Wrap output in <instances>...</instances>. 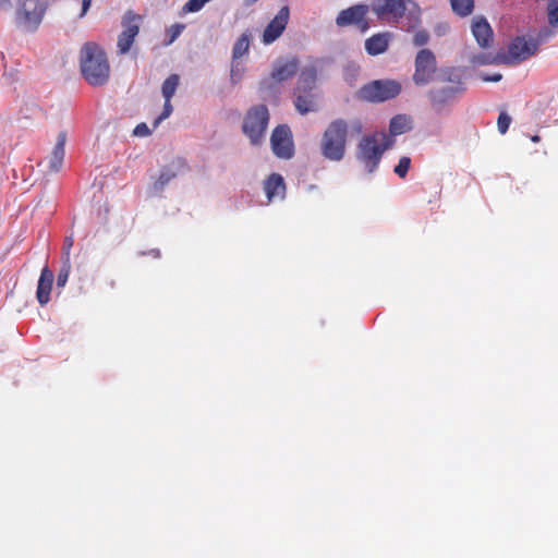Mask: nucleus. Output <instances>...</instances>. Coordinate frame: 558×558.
<instances>
[{"label": "nucleus", "instance_id": "obj_9", "mask_svg": "<svg viewBox=\"0 0 558 558\" xmlns=\"http://www.w3.org/2000/svg\"><path fill=\"white\" fill-rule=\"evenodd\" d=\"M436 71V59L434 53L428 49L418 51L415 58V72L413 81L416 85L428 84Z\"/></svg>", "mask_w": 558, "mask_h": 558}, {"label": "nucleus", "instance_id": "obj_41", "mask_svg": "<svg viewBox=\"0 0 558 558\" xmlns=\"http://www.w3.org/2000/svg\"><path fill=\"white\" fill-rule=\"evenodd\" d=\"M480 76L485 82H499L502 77V75L500 73H495L492 76H485V75L481 74Z\"/></svg>", "mask_w": 558, "mask_h": 558}, {"label": "nucleus", "instance_id": "obj_8", "mask_svg": "<svg viewBox=\"0 0 558 558\" xmlns=\"http://www.w3.org/2000/svg\"><path fill=\"white\" fill-rule=\"evenodd\" d=\"M401 92V85L397 81H374L361 89L362 97L373 102L386 101L395 98Z\"/></svg>", "mask_w": 558, "mask_h": 558}, {"label": "nucleus", "instance_id": "obj_35", "mask_svg": "<svg viewBox=\"0 0 558 558\" xmlns=\"http://www.w3.org/2000/svg\"><path fill=\"white\" fill-rule=\"evenodd\" d=\"M185 26L183 24H174L171 27L167 29V36L168 40L166 41V45H171L183 32Z\"/></svg>", "mask_w": 558, "mask_h": 558}, {"label": "nucleus", "instance_id": "obj_12", "mask_svg": "<svg viewBox=\"0 0 558 558\" xmlns=\"http://www.w3.org/2000/svg\"><path fill=\"white\" fill-rule=\"evenodd\" d=\"M372 9L378 19L398 21L407 11V2L404 0H375Z\"/></svg>", "mask_w": 558, "mask_h": 558}, {"label": "nucleus", "instance_id": "obj_24", "mask_svg": "<svg viewBox=\"0 0 558 558\" xmlns=\"http://www.w3.org/2000/svg\"><path fill=\"white\" fill-rule=\"evenodd\" d=\"M141 15L135 14L131 11L126 12L123 16L122 26L123 31L122 33L125 35H130L135 39V37L138 35L140 32V24H141Z\"/></svg>", "mask_w": 558, "mask_h": 558}, {"label": "nucleus", "instance_id": "obj_14", "mask_svg": "<svg viewBox=\"0 0 558 558\" xmlns=\"http://www.w3.org/2000/svg\"><path fill=\"white\" fill-rule=\"evenodd\" d=\"M471 31L480 47L486 49L493 43V29L486 19L476 16L472 20Z\"/></svg>", "mask_w": 558, "mask_h": 558}, {"label": "nucleus", "instance_id": "obj_46", "mask_svg": "<svg viewBox=\"0 0 558 558\" xmlns=\"http://www.w3.org/2000/svg\"><path fill=\"white\" fill-rule=\"evenodd\" d=\"M448 80L450 82H457V83H460V76L459 75H454L453 77L452 76H449Z\"/></svg>", "mask_w": 558, "mask_h": 558}, {"label": "nucleus", "instance_id": "obj_32", "mask_svg": "<svg viewBox=\"0 0 558 558\" xmlns=\"http://www.w3.org/2000/svg\"><path fill=\"white\" fill-rule=\"evenodd\" d=\"M411 167V159L408 156H403L399 159L398 163L393 168V172L401 179H404Z\"/></svg>", "mask_w": 558, "mask_h": 558}, {"label": "nucleus", "instance_id": "obj_16", "mask_svg": "<svg viewBox=\"0 0 558 558\" xmlns=\"http://www.w3.org/2000/svg\"><path fill=\"white\" fill-rule=\"evenodd\" d=\"M66 140L68 136L65 132L62 131L58 134L56 145L48 159V167L51 172H59L62 169Z\"/></svg>", "mask_w": 558, "mask_h": 558}, {"label": "nucleus", "instance_id": "obj_30", "mask_svg": "<svg viewBox=\"0 0 558 558\" xmlns=\"http://www.w3.org/2000/svg\"><path fill=\"white\" fill-rule=\"evenodd\" d=\"M57 198L53 193H44L33 204V209H39L43 207H57Z\"/></svg>", "mask_w": 558, "mask_h": 558}, {"label": "nucleus", "instance_id": "obj_2", "mask_svg": "<svg viewBox=\"0 0 558 558\" xmlns=\"http://www.w3.org/2000/svg\"><path fill=\"white\" fill-rule=\"evenodd\" d=\"M393 141L384 132L364 136L356 147V159L367 173L376 171L383 154L392 145Z\"/></svg>", "mask_w": 558, "mask_h": 558}, {"label": "nucleus", "instance_id": "obj_10", "mask_svg": "<svg viewBox=\"0 0 558 558\" xmlns=\"http://www.w3.org/2000/svg\"><path fill=\"white\" fill-rule=\"evenodd\" d=\"M270 144L274 154L281 159H290L294 154L292 134L288 126H277L270 136Z\"/></svg>", "mask_w": 558, "mask_h": 558}, {"label": "nucleus", "instance_id": "obj_33", "mask_svg": "<svg viewBox=\"0 0 558 558\" xmlns=\"http://www.w3.org/2000/svg\"><path fill=\"white\" fill-rule=\"evenodd\" d=\"M134 43V38L131 37L130 35H125L123 33H121L119 35V38H118V50L121 54H124L126 52H129V50L131 49L132 45Z\"/></svg>", "mask_w": 558, "mask_h": 558}, {"label": "nucleus", "instance_id": "obj_13", "mask_svg": "<svg viewBox=\"0 0 558 558\" xmlns=\"http://www.w3.org/2000/svg\"><path fill=\"white\" fill-rule=\"evenodd\" d=\"M298 71V61L294 58L280 59L275 62L269 80L270 84L282 83L294 76Z\"/></svg>", "mask_w": 558, "mask_h": 558}, {"label": "nucleus", "instance_id": "obj_20", "mask_svg": "<svg viewBox=\"0 0 558 558\" xmlns=\"http://www.w3.org/2000/svg\"><path fill=\"white\" fill-rule=\"evenodd\" d=\"M265 193L269 201L281 198L284 194L283 179L279 174H271L265 183Z\"/></svg>", "mask_w": 558, "mask_h": 558}, {"label": "nucleus", "instance_id": "obj_3", "mask_svg": "<svg viewBox=\"0 0 558 558\" xmlns=\"http://www.w3.org/2000/svg\"><path fill=\"white\" fill-rule=\"evenodd\" d=\"M348 125L343 120L331 122L320 141V153L330 161H341L345 155Z\"/></svg>", "mask_w": 558, "mask_h": 558}, {"label": "nucleus", "instance_id": "obj_27", "mask_svg": "<svg viewBox=\"0 0 558 558\" xmlns=\"http://www.w3.org/2000/svg\"><path fill=\"white\" fill-rule=\"evenodd\" d=\"M179 82L180 77L178 74H171L165 80L161 86V94L165 100H171L179 86Z\"/></svg>", "mask_w": 558, "mask_h": 558}, {"label": "nucleus", "instance_id": "obj_44", "mask_svg": "<svg viewBox=\"0 0 558 558\" xmlns=\"http://www.w3.org/2000/svg\"><path fill=\"white\" fill-rule=\"evenodd\" d=\"M447 29H448V26L446 24H444V25L437 26L436 32L438 35H442L447 32Z\"/></svg>", "mask_w": 558, "mask_h": 558}, {"label": "nucleus", "instance_id": "obj_29", "mask_svg": "<svg viewBox=\"0 0 558 558\" xmlns=\"http://www.w3.org/2000/svg\"><path fill=\"white\" fill-rule=\"evenodd\" d=\"M452 10L461 16H466L472 13L474 8L473 0H450Z\"/></svg>", "mask_w": 558, "mask_h": 558}, {"label": "nucleus", "instance_id": "obj_23", "mask_svg": "<svg viewBox=\"0 0 558 558\" xmlns=\"http://www.w3.org/2000/svg\"><path fill=\"white\" fill-rule=\"evenodd\" d=\"M387 47L388 37L386 34L374 35L365 41V49L372 56L385 52Z\"/></svg>", "mask_w": 558, "mask_h": 558}, {"label": "nucleus", "instance_id": "obj_40", "mask_svg": "<svg viewBox=\"0 0 558 558\" xmlns=\"http://www.w3.org/2000/svg\"><path fill=\"white\" fill-rule=\"evenodd\" d=\"M428 34L425 31H418L413 37V43L416 46H424L428 41Z\"/></svg>", "mask_w": 558, "mask_h": 558}, {"label": "nucleus", "instance_id": "obj_31", "mask_svg": "<svg viewBox=\"0 0 558 558\" xmlns=\"http://www.w3.org/2000/svg\"><path fill=\"white\" fill-rule=\"evenodd\" d=\"M547 15L549 25L558 28V0H549L547 4Z\"/></svg>", "mask_w": 558, "mask_h": 558}, {"label": "nucleus", "instance_id": "obj_21", "mask_svg": "<svg viewBox=\"0 0 558 558\" xmlns=\"http://www.w3.org/2000/svg\"><path fill=\"white\" fill-rule=\"evenodd\" d=\"M295 108L301 114H306L308 112L315 111L317 109V105L315 101V95L311 92H295Z\"/></svg>", "mask_w": 558, "mask_h": 558}, {"label": "nucleus", "instance_id": "obj_43", "mask_svg": "<svg viewBox=\"0 0 558 558\" xmlns=\"http://www.w3.org/2000/svg\"><path fill=\"white\" fill-rule=\"evenodd\" d=\"M11 7L10 0H0V11H5Z\"/></svg>", "mask_w": 558, "mask_h": 558}, {"label": "nucleus", "instance_id": "obj_22", "mask_svg": "<svg viewBox=\"0 0 558 558\" xmlns=\"http://www.w3.org/2000/svg\"><path fill=\"white\" fill-rule=\"evenodd\" d=\"M412 129V120L405 114H398L390 120V136H398L409 132Z\"/></svg>", "mask_w": 558, "mask_h": 558}, {"label": "nucleus", "instance_id": "obj_17", "mask_svg": "<svg viewBox=\"0 0 558 558\" xmlns=\"http://www.w3.org/2000/svg\"><path fill=\"white\" fill-rule=\"evenodd\" d=\"M462 89L463 88L460 86H448L430 90L429 97L433 107L440 110L442 107L453 101L457 94L462 92Z\"/></svg>", "mask_w": 558, "mask_h": 558}, {"label": "nucleus", "instance_id": "obj_25", "mask_svg": "<svg viewBox=\"0 0 558 558\" xmlns=\"http://www.w3.org/2000/svg\"><path fill=\"white\" fill-rule=\"evenodd\" d=\"M469 61L473 65L504 63L501 54H493L492 52L472 53L469 56Z\"/></svg>", "mask_w": 558, "mask_h": 558}, {"label": "nucleus", "instance_id": "obj_19", "mask_svg": "<svg viewBox=\"0 0 558 558\" xmlns=\"http://www.w3.org/2000/svg\"><path fill=\"white\" fill-rule=\"evenodd\" d=\"M316 78V68L313 64L305 66L300 74L295 92H311L315 86Z\"/></svg>", "mask_w": 558, "mask_h": 558}, {"label": "nucleus", "instance_id": "obj_15", "mask_svg": "<svg viewBox=\"0 0 558 558\" xmlns=\"http://www.w3.org/2000/svg\"><path fill=\"white\" fill-rule=\"evenodd\" d=\"M368 10L369 8L366 4H355L344 9L338 14L336 24L338 26H348L351 24L360 23L364 20L365 15L368 13Z\"/></svg>", "mask_w": 558, "mask_h": 558}, {"label": "nucleus", "instance_id": "obj_37", "mask_svg": "<svg viewBox=\"0 0 558 558\" xmlns=\"http://www.w3.org/2000/svg\"><path fill=\"white\" fill-rule=\"evenodd\" d=\"M73 244H74V236H73V234H70V235L65 236V239L63 241V245H62L63 260L70 262V254H71V250L73 247Z\"/></svg>", "mask_w": 558, "mask_h": 558}, {"label": "nucleus", "instance_id": "obj_36", "mask_svg": "<svg viewBox=\"0 0 558 558\" xmlns=\"http://www.w3.org/2000/svg\"><path fill=\"white\" fill-rule=\"evenodd\" d=\"M70 262H65L63 260V266L58 275V278H57V286L58 287H64L68 279H69V275H70Z\"/></svg>", "mask_w": 558, "mask_h": 558}, {"label": "nucleus", "instance_id": "obj_11", "mask_svg": "<svg viewBox=\"0 0 558 558\" xmlns=\"http://www.w3.org/2000/svg\"><path fill=\"white\" fill-rule=\"evenodd\" d=\"M290 20V9L284 5L280 8L274 19L266 25L262 34V43L266 46L275 43L287 28Z\"/></svg>", "mask_w": 558, "mask_h": 558}, {"label": "nucleus", "instance_id": "obj_45", "mask_svg": "<svg viewBox=\"0 0 558 558\" xmlns=\"http://www.w3.org/2000/svg\"><path fill=\"white\" fill-rule=\"evenodd\" d=\"M150 256H153L154 258H159L160 257V251L155 248V250H151L149 253H148Z\"/></svg>", "mask_w": 558, "mask_h": 558}, {"label": "nucleus", "instance_id": "obj_28", "mask_svg": "<svg viewBox=\"0 0 558 558\" xmlns=\"http://www.w3.org/2000/svg\"><path fill=\"white\" fill-rule=\"evenodd\" d=\"M246 66L242 60H231L230 81L232 84H238L242 81Z\"/></svg>", "mask_w": 558, "mask_h": 558}, {"label": "nucleus", "instance_id": "obj_1", "mask_svg": "<svg viewBox=\"0 0 558 558\" xmlns=\"http://www.w3.org/2000/svg\"><path fill=\"white\" fill-rule=\"evenodd\" d=\"M83 77L93 86L105 85L110 76V65L105 51L95 44H86L80 54Z\"/></svg>", "mask_w": 558, "mask_h": 558}, {"label": "nucleus", "instance_id": "obj_48", "mask_svg": "<svg viewBox=\"0 0 558 558\" xmlns=\"http://www.w3.org/2000/svg\"><path fill=\"white\" fill-rule=\"evenodd\" d=\"M531 140L534 142V143H537L539 142V136L538 135H534L531 137Z\"/></svg>", "mask_w": 558, "mask_h": 558}, {"label": "nucleus", "instance_id": "obj_34", "mask_svg": "<svg viewBox=\"0 0 558 558\" xmlns=\"http://www.w3.org/2000/svg\"><path fill=\"white\" fill-rule=\"evenodd\" d=\"M172 110L173 108L171 105V100H165L163 110L161 114L154 120L153 128L157 129L163 120L168 119L171 116Z\"/></svg>", "mask_w": 558, "mask_h": 558}, {"label": "nucleus", "instance_id": "obj_4", "mask_svg": "<svg viewBox=\"0 0 558 558\" xmlns=\"http://www.w3.org/2000/svg\"><path fill=\"white\" fill-rule=\"evenodd\" d=\"M269 112L266 106L259 105L250 109L244 118L242 130L251 145L259 146L264 143L268 128Z\"/></svg>", "mask_w": 558, "mask_h": 558}, {"label": "nucleus", "instance_id": "obj_26", "mask_svg": "<svg viewBox=\"0 0 558 558\" xmlns=\"http://www.w3.org/2000/svg\"><path fill=\"white\" fill-rule=\"evenodd\" d=\"M250 49V35L244 33L235 41L232 48V59L241 60Z\"/></svg>", "mask_w": 558, "mask_h": 558}, {"label": "nucleus", "instance_id": "obj_5", "mask_svg": "<svg viewBox=\"0 0 558 558\" xmlns=\"http://www.w3.org/2000/svg\"><path fill=\"white\" fill-rule=\"evenodd\" d=\"M553 32L545 31L538 34L537 40L527 39L524 36L514 38L508 47V51L502 56L504 63L515 64L533 56L541 43L547 40Z\"/></svg>", "mask_w": 558, "mask_h": 558}, {"label": "nucleus", "instance_id": "obj_47", "mask_svg": "<svg viewBox=\"0 0 558 558\" xmlns=\"http://www.w3.org/2000/svg\"><path fill=\"white\" fill-rule=\"evenodd\" d=\"M257 0H244L245 2V5H252L256 2Z\"/></svg>", "mask_w": 558, "mask_h": 558}, {"label": "nucleus", "instance_id": "obj_18", "mask_svg": "<svg viewBox=\"0 0 558 558\" xmlns=\"http://www.w3.org/2000/svg\"><path fill=\"white\" fill-rule=\"evenodd\" d=\"M53 278V272L48 266H45L41 269L36 291V296L40 305H46L50 300Z\"/></svg>", "mask_w": 558, "mask_h": 558}, {"label": "nucleus", "instance_id": "obj_7", "mask_svg": "<svg viewBox=\"0 0 558 558\" xmlns=\"http://www.w3.org/2000/svg\"><path fill=\"white\" fill-rule=\"evenodd\" d=\"M187 165L184 159H173L169 165L161 169L158 178L149 185L147 194L155 197L161 194L163 189L175 178L183 175L187 171Z\"/></svg>", "mask_w": 558, "mask_h": 558}, {"label": "nucleus", "instance_id": "obj_42", "mask_svg": "<svg viewBox=\"0 0 558 558\" xmlns=\"http://www.w3.org/2000/svg\"><path fill=\"white\" fill-rule=\"evenodd\" d=\"M90 4H92V0H82V12H81V17H83L88 9L90 8Z\"/></svg>", "mask_w": 558, "mask_h": 558}, {"label": "nucleus", "instance_id": "obj_38", "mask_svg": "<svg viewBox=\"0 0 558 558\" xmlns=\"http://www.w3.org/2000/svg\"><path fill=\"white\" fill-rule=\"evenodd\" d=\"M511 123V118L510 116H508L507 113L505 112H501L498 117V121H497V126H498V131L501 133V134H505L508 129H509V125Z\"/></svg>", "mask_w": 558, "mask_h": 558}, {"label": "nucleus", "instance_id": "obj_6", "mask_svg": "<svg viewBox=\"0 0 558 558\" xmlns=\"http://www.w3.org/2000/svg\"><path fill=\"white\" fill-rule=\"evenodd\" d=\"M46 12V5L39 0H19L15 22L27 32L37 29Z\"/></svg>", "mask_w": 558, "mask_h": 558}, {"label": "nucleus", "instance_id": "obj_39", "mask_svg": "<svg viewBox=\"0 0 558 558\" xmlns=\"http://www.w3.org/2000/svg\"><path fill=\"white\" fill-rule=\"evenodd\" d=\"M151 134V130L148 128L146 123H140L133 130V135L137 137H146Z\"/></svg>", "mask_w": 558, "mask_h": 558}]
</instances>
